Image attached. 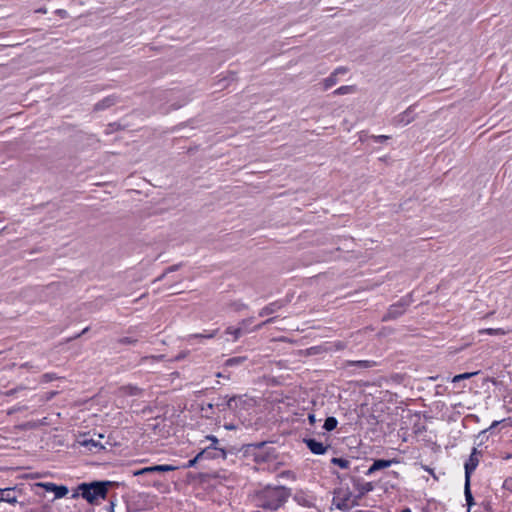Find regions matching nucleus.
Masks as SVG:
<instances>
[{
	"label": "nucleus",
	"instance_id": "nucleus-31",
	"mask_svg": "<svg viewBox=\"0 0 512 512\" xmlns=\"http://www.w3.org/2000/svg\"><path fill=\"white\" fill-rule=\"evenodd\" d=\"M376 142L383 143L385 140L389 139V136L379 135L374 137Z\"/></svg>",
	"mask_w": 512,
	"mask_h": 512
},
{
	"label": "nucleus",
	"instance_id": "nucleus-5",
	"mask_svg": "<svg viewBox=\"0 0 512 512\" xmlns=\"http://www.w3.org/2000/svg\"><path fill=\"white\" fill-rule=\"evenodd\" d=\"M352 484H353L354 490L357 492L358 498H362L369 492H372L375 488L373 482L364 481L362 478H353Z\"/></svg>",
	"mask_w": 512,
	"mask_h": 512
},
{
	"label": "nucleus",
	"instance_id": "nucleus-13",
	"mask_svg": "<svg viewBox=\"0 0 512 512\" xmlns=\"http://www.w3.org/2000/svg\"><path fill=\"white\" fill-rule=\"evenodd\" d=\"M282 307H283V304L280 301L271 302L259 311V316L263 317V316L271 315V314L279 311Z\"/></svg>",
	"mask_w": 512,
	"mask_h": 512
},
{
	"label": "nucleus",
	"instance_id": "nucleus-28",
	"mask_svg": "<svg viewBox=\"0 0 512 512\" xmlns=\"http://www.w3.org/2000/svg\"><path fill=\"white\" fill-rule=\"evenodd\" d=\"M409 111H406L404 114L400 116L399 122L402 124H408L410 123V119L408 118Z\"/></svg>",
	"mask_w": 512,
	"mask_h": 512
},
{
	"label": "nucleus",
	"instance_id": "nucleus-24",
	"mask_svg": "<svg viewBox=\"0 0 512 512\" xmlns=\"http://www.w3.org/2000/svg\"><path fill=\"white\" fill-rule=\"evenodd\" d=\"M112 104H113V101H112L110 98H106V99H104L103 101H101V102L97 103V104L95 105V108H96L97 110H101V109H104V108H106V107L111 106Z\"/></svg>",
	"mask_w": 512,
	"mask_h": 512
},
{
	"label": "nucleus",
	"instance_id": "nucleus-9",
	"mask_svg": "<svg viewBox=\"0 0 512 512\" xmlns=\"http://www.w3.org/2000/svg\"><path fill=\"white\" fill-rule=\"evenodd\" d=\"M37 486L44 488L48 492H54L56 499L65 497L69 492V490L66 486L56 485V484L50 483V482L38 483Z\"/></svg>",
	"mask_w": 512,
	"mask_h": 512
},
{
	"label": "nucleus",
	"instance_id": "nucleus-22",
	"mask_svg": "<svg viewBox=\"0 0 512 512\" xmlns=\"http://www.w3.org/2000/svg\"><path fill=\"white\" fill-rule=\"evenodd\" d=\"M478 372H466V373H462V374H458V375H455L453 378H452V382L453 383H458L464 379H469L471 378L472 376L476 375Z\"/></svg>",
	"mask_w": 512,
	"mask_h": 512
},
{
	"label": "nucleus",
	"instance_id": "nucleus-36",
	"mask_svg": "<svg viewBox=\"0 0 512 512\" xmlns=\"http://www.w3.org/2000/svg\"><path fill=\"white\" fill-rule=\"evenodd\" d=\"M137 390H138L137 388H134V387L130 386V390H129L130 396L131 395H135Z\"/></svg>",
	"mask_w": 512,
	"mask_h": 512
},
{
	"label": "nucleus",
	"instance_id": "nucleus-27",
	"mask_svg": "<svg viewBox=\"0 0 512 512\" xmlns=\"http://www.w3.org/2000/svg\"><path fill=\"white\" fill-rule=\"evenodd\" d=\"M81 444L85 447H88L90 450H92V447H98V443L94 441L93 439H84Z\"/></svg>",
	"mask_w": 512,
	"mask_h": 512
},
{
	"label": "nucleus",
	"instance_id": "nucleus-34",
	"mask_svg": "<svg viewBox=\"0 0 512 512\" xmlns=\"http://www.w3.org/2000/svg\"><path fill=\"white\" fill-rule=\"evenodd\" d=\"M347 72V69L346 68H343V67H340V68H337L333 74H335L336 76L341 73V74H345Z\"/></svg>",
	"mask_w": 512,
	"mask_h": 512
},
{
	"label": "nucleus",
	"instance_id": "nucleus-14",
	"mask_svg": "<svg viewBox=\"0 0 512 512\" xmlns=\"http://www.w3.org/2000/svg\"><path fill=\"white\" fill-rule=\"evenodd\" d=\"M342 495V492L339 491L336 493V496H335V500H341V502H338L336 504L337 508L339 509H346L349 507L350 505V495L348 493H345L343 496Z\"/></svg>",
	"mask_w": 512,
	"mask_h": 512
},
{
	"label": "nucleus",
	"instance_id": "nucleus-32",
	"mask_svg": "<svg viewBox=\"0 0 512 512\" xmlns=\"http://www.w3.org/2000/svg\"><path fill=\"white\" fill-rule=\"evenodd\" d=\"M422 468L423 470H425L426 472H428L429 474H431L434 478H436L435 476V473H434V470L432 468H430L429 466L427 465H422Z\"/></svg>",
	"mask_w": 512,
	"mask_h": 512
},
{
	"label": "nucleus",
	"instance_id": "nucleus-26",
	"mask_svg": "<svg viewBox=\"0 0 512 512\" xmlns=\"http://www.w3.org/2000/svg\"><path fill=\"white\" fill-rule=\"evenodd\" d=\"M484 332L487 333L488 335H504L505 334V331L501 328H497V329L488 328V329L484 330Z\"/></svg>",
	"mask_w": 512,
	"mask_h": 512
},
{
	"label": "nucleus",
	"instance_id": "nucleus-20",
	"mask_svg": "<svg viewBox=\"0 0 512 512\" xmlns=\"http://www.w3.org/2000/svg\"><path fill=\"white\" fill-rule=\"evenodd\" d=\"M469 483L470 482H467V481L465 483V499H466V504H467L468 508L470 509L475 503H474V499H473V496H472V493H471V490L469 487Z\"/></svg>",
	"mask_w": 512,
	"mask_h": 512
},
{
	"label": "nucleus",
	"instance_id": "nucleus-35",
	"mask_svg": "<svg viewBox=\"0 0 512 512\" xmlns=\"http://www.w3.org/2000/svg\"><path fill=\"white\" fill-rule=\"evenodd\" d=\"M500 424V421H493L492 424L490 425L489 429H494L496 428L498 425Z\"/></svg>",
	"mask_w": 512,
	"mask_h": 512
},
{
	"label": "nucleus",
	"instance_id": "nucleus-2",
	"mask_svg": "<svg viewBox=\"0 0 512 512\" xmlns=\"http://www.w3.org/2000/svg\"><path fill=\"white\" fill-rule=\"evenodd\" d=\"M112 485H114V482L110 481L82 483L77 488V495H81L89 503H94L99 498H105L108 487Z\"/></svg>",
	"mask_w": 512,
	"mask_h": 512
},
{
	"label": "nucleus",
	"instance_id": "nucleus-3",
	"mask_svg": "<svg viewBox=\"0 0 512 512\" xmlns=\"http://www.w3.org/2000/svg\"><path fill=\"white\" fill-rule=\"evenodd\" d=\"M179 467L170 465V464H162L155 465L150 467H145L142 469H130V473H132L136 477L143 478V484L147 486H155L158 483V480L154 478V474L156 472H169L177 470Z\"/></svg>",
	"mask_w": 512,
	"mask_h": 512
},
{
	"label": "nucleus",
	"instance_id": "nucleus-38",
	"mask_svg": "<svg viewBox=\"0 0 512 512\" xmlns=\"http://www.w3.org/2000/svg\"><path fill=\"white\" fill-rule=\"evenodd\" d=\"M308 418H309L310 423H314V421H315V416H314L313 414L309 415V417H308Z\"/></svg>",
	"mask_w": 512,
	"mask_h": 512
},
{
	"label": "nucleus",
	"instance_id": "nucleus-10",
	"mask_svg": "<svg viewBox=\"0 0 512 512\" xmlns=\"http://www.w3.org/2000/svg\"><path fill=\"white\" fill-rule=\"evenodd\" d=\"M399 462L400 461L397 458L374 460L373 464L369 467V469L366 471L365 474L367 476L372 475L374 472H376L380 469L388 468L392 464H398Z\"/></svg>",
	"mask_w": 512,
	"mask_h": 512
},
{
	"label": "nucleus",
	"instance_id": "nucleus-39",
	"mask_svg": "<svg viewBox=\"0 0 512 512\" xmlns=\"http://www.w3.org/2000/svg\"><path fill=\"white\" fill-rule=\"evenodd\" d=\"M400 512H412V510L409 507H406L402 509Z\"/></svg>",
	"mask_w": 512,
	"mask_h": 512
},
{
	"label": "nucleus",
	"instance_id": "nucleus-1",
	"mask_svg": "<svg viewBox=\"0 0 512 512\" xmlns=\"http://www.w3.org/2000/svg\"><path fill=\"white\" fill-rule=\"evenodd\" d=\"M290 491L283 486H266L254 496L255 505L259 508L277 511L288 500Z\"/></svg>",
	"mask_w": 512,
	"mask_h": 512
},
{
	"label": "nucleus",
	"instance_id": "nucleus-7",
	"mask_svg": "<svg viewBox=\"0 0 512 512\" xmlns=\"http://www.w3.org/2000/svg\"><path fill=\"white\" fill-rule=\"evenodd\" d=\"M264 443L251 444L248 446L247 452L252 453L256 463L267 462L270 458L269 454L263 450Z\"/></svg>",
	"mask_w": 512,
	"mask_h": 512
},
{
	"label": "nucleus",
	"instance_id": "nucleus-37",
	"mask_svg": "<svg viewBox=\"0 0 512 512\" xmlns=\"http://www.w3.org/2000/svg\"><path fill=\"white\" fill-rule=\"evenodd\" d=\"M390 475H392L396 479L400 478V474L397 471H391Z\"/></svg>",
	"mask_w": 512,
	"mask_h": 512
},
{
	"label": "nucleus",
	"instance_id": "nucleus-40",
	"mask_svg": "<svg viewBox=\"0 0 512 512\" xmlns=\"http://www.w3.org/2000/svg\"><path fill=\"white\" fill-rule=\"evenodd\" d=\"M58 12L60 13V15L66 14V11L64 10H59Z\"/></svg>",
	"mask_w": 512,
	"mask_h": 512
},
{
	"label": "nucleus",
	"instance_id": "nucleus-19",
	"mask_svg": "<svg viewBox=\"0 0 512 512\" xmlns=\"http://www.w3.org/2000/svg\"><path fill=\"white\" fill-rule=\"evenodd\" d=\"M355 91H356V87L355 86L344 85V86H341V87L337 88L333 92V94H335V95H343V94L353 93Z\"/></svg>",
	"mask_w": 512,
	"mask_h": 512
},
{
	"label": "nucleus",
	"instance_id": "nucleus-18",
	"mask_svg": "<svg viewBox=\"0 0 512 512\" xmlns=\"http://www.w3.org/2000/svg\"><path fill=\"white\" fill-rule=\"evenodd\" d=\"M337 425H338V420L335 417L331 416V417H327L325 419L323 428L326 431H332L337 427Z\"/></svg>",
	"mask_w": 512,
	"mask_h": 512
},
{
	"label": "nucleus",
	"instance_id": "nucleus-17",
	"mask_svg": "<svg viewBox=\"0 0 512 512\" xmlns=\"http://www.w3.org/2000/svg\"><path fill=\"white\" fill-rule=\"evenodd\" d=\"M349 366H356L363 369H368L376 366V362L373 360H357L348 362Z\"/></svg>",
	"mask_w": 512,
	"mask_h": 512
},
{
	"label": "nucleus",
	"instance_id": "nucleus-41",
	"mask_svg": "<svg viewBox=\"0 0 512 512\" xmlns=\"http://www.w3.org/2000/svg\"><path fill=\"white\" fill-rule=\"evenodd\" d=\"M482 512H492V511L488 508H485Z\"/></svg>",
	"mask_w": 512,
	"mask_h": 512
},
{
	"label": "nucleus",
	"instance_id": "nucleus-8",
	"mask_svg": "<svg viewBox=\"0 0 512 512\" xmlns=\"http://www.w3.org/2000/svg\"><path fill=\"white\" fill-rule=\"evenodd\" d=\"M303 442L306 444L308 449L315 455H323L327 452L329 445L317 441L314 438H305Z\"/></svg>",
	"mask_w": 512,
	"mask_h": 512
},
{
	"label": "nucleus",
	"instance_id": "nucleus-12",
	"mask_svg": "<svg viewBox=\"0 0 512 512\" xmlns=\"http://www.w3.org/2000/svg\"><path fill=\"white\" fill-rule=\"evenodd\" d=\"M205 457L206 458H214L215 456L211 455V452H208V449H203L193 459H190L187 463L182 465V468L187 469V468L194 467L199 460H201Z\"/></svg>",
	"mask_w": 512,
	"mask_h": 512
},
{
	"label": "nucleus",
	"instance_id": "nucleus-29",
	"mask_svg": "<svg viewBox=\"0 0 512 512\" xmlns=\"http://www.w3.org/2000/svg\"><path fill=\"white\" fill-rule=\"evenodd\" d=\"M274 320H275V318H274V317L267 319L266 321H264V322H262V323L258 324V325L255 327V330L261 329L263 326H265V325H267V324H270V323H273V322H274Z\"/></svg>",
	"mask_w": 512,
	"mask_h": 512
},
{
	"label": "nucleus",
	"instance_id": "nucleus-4",
	"mask_svg": "<svg viewBox=\"0 0 512 512\" xmlns=\"http://www.w3.org/2000/svg\"><path fill=\"white\" fill-rule=\"evenodd\" d=\"M409 303L410 301L408 299L401 298L397 303L389 307L388 312L386 316H384L383 320L395 319L399 317L406 311V308L408 307Z\"/></svg>",
	"mask_w": 512,
	"mask_h": 512
},
{
	"label": "nucleus",
	"instance_id": "nucleus-33",
	"mask_svg": "<svg viewBox=\"0 0 512 512\" xmlns=\"http://www.w3.org/2000/svg\"><path fill=\"white\" fill-rule=\"evenodd\" d=\"M88 330H89V328H88V327H86L85 329H83V330L81 331V333H79V334L75 335L74 337L69 338V339H68V341H71V340H74V339L79 338L80 336H82L83 334H85Z\"/></svg>",
	"mask_w": 512,
	"mask_h": 512
},
{
	"label": "nucleus",
	"instance_id": "nucleus-25",
	"mask_svg": "<svg viewBox=\"0 0 512 512\" xmlns=\"http://www.w3.org/2000/svg\"><path fill=\"white\" fill-rule=\"evenodd\" d=\"M206 439L211 441V445L209 447H207L206 449H208V452H210V449H214V450H217V444H218V439L213 436V435H208L206 436Z\"/></svg>",
	"mask_w": 512,
	"mask_h": 512
},
{
	"label": "nucleus",
	"instance_id": "nucleus-21",
	"mask_svg": "<svg viewBox=\"0 0 512 512\" xmlns=\"http://www.w3.org/2000/svg\"><path fill=\"white\" fill-rule=\"evenodd\" d=\"M331 462L334 465H337L338 467H340L342 469H347L350 466V461L345 458H336L335 457V458H332Z\"/></svg>",
	"mask_w": 512,
	"mask_h": 512
},
{
	"label": "nucleus",
	"instance_id": "nucleus-30",
	"mask_svg": "<svg viewBox=\"0 0 512 512\" xmlns=\"http://www.w3.org/2000/svg\"><path fill=\"white\" fill-rule=\"evenodd\" d=\"M503 487L507 490L512 491V478L506 479L503 483Z\"/></svg>",
	"mask_w": 512,
	"mask_h": 512
},
{
	"label": "nucleus",
	"instance_id": "nucleus-6",
	"mask_svg": "<svg viewBox=\"0 0 512 512\" xmlns=\"http://www.w3.org/2000/svg\"><path fill=\"white\" fill-rule=\"evenodd\" d=\"M479 454V451L474 447L468 460L465 462V480H467V482H470L471 474L476 470L479 464Z\"/></svg>",
	"mask_w": 512,
	"mask_h": 512
},
{
	"label": "nucleus",
	"instance_id": "nucleus-16",
	"mask_svg": "<svg viewBox=\"0 0 512 512\" xmlns=\"http://www.w3.org/2000/svg\"><path fill=\"white\" fill-rule=\"evenodd\" d=\"M12 491H13V488H5V489L0 490V493L2 494L1 495L2 502L4 501V502L10 503V504L17 503V498L15 496L11 495Z\"/></svg>",
	"mask_w": 512,
	"mask_h": 512
},
{
	"label": "nucleus",
	"instance_id": "nucleus-11",
	"mask_svg": "<svg viewBox=\"0 0 512 512\" xmlns=\"http://www.w3.org/2000/svg\"><path fill=\"white\" fill-rule=\"evenodd\" d=\"M253 318L244 319L240 322L239 327H228L225 331L226 334L232 335L234 340H237L243 333V330H246V327L251 324Z\"/></svg>",
	"mask_w": 512,
	"mask_h": 512
},
{
	"label": "nucleus",
	"instance_id": "nucleus-23",
	"mask_svg": "<svg viewBox=\"0 0 512 512\" xmlns=\"http://www.w3.org/2000/svg\"><path fill=\"white\" fill-rule=\"evenodd\" d=\"M337 83V76L335 74L330 75L324 80V88L329 89Z\"/></svg>",
	"mask_w": 512,
	"mask_h": 512
},
{
	"label": "nucleus",
	"instance_id": "nucleus-15",
	"mask_svg": "<svg viewBox=\"0 0 512 512\" xmlns=\"http://www.w3.org/2000/svg\"><path fill=\"white\" fill-rule=\"evenodd\" d=\"M218 331V329H214L211 331L205 330L203 333L190 334L188 335L187 340L190 341L191 339L196 338L212 339L218 334Z\"/></svg>",
	"mask_w": 512,
	"mask_h": 512
}]
</instances>
